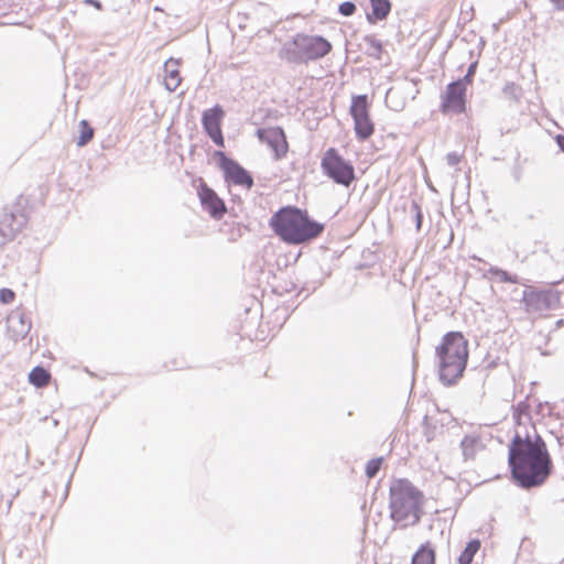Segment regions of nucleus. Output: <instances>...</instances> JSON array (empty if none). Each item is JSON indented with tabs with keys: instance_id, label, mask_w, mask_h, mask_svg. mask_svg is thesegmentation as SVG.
<instances>
[{
	"instance_id": "19",
	"label": "nucleus",
	"mask_w": 564,
	"mask_h": 564,
	"mask_svg": "<svg viewBox=\"0 0 564 564\" xmlns=\"http://www.w3.org/2000/svg\"><path fill=\"white\" fill-rule=\"evenodd\" d=\"M350 115L352 119L369 115V102L367 95H357L352 97L350 105Z\"/></svg>"
},
{
	"instance_id": "3",
	"label": "nucleus",
	"mask_w": 564,
	"mask_h": 564,
	"mask_svg": "<svg viewBox=\"0 0 564 564\" xmlns=\"http://www.w3.org/2000/svg\"><path fill=\"white\" fill-rule=\"evenodd\" d=\"M468 357V340L463 333H446L435 348L440 381L446 387L455 386L466 370Z\"/></svg>"
},
{
	"instance_id": "6",
	"label": "nucleus",
	"mask_w": 564,
	"mask_h": 564,
	"mask_svg": "<svg viewBox=\"0 0 564 564\" xmlns=\"http://www.w3.org/2000/svg\"><path fill=\"white\" fill-rule=\"evenodd\" d=\"M321 169L323 174L337 185L349 187L356 181L352 163L343 158L335 148L324 152Z\"/></svg>"
},
{
	"instance_id": "34",
	"label": "nucleus",
	"mask_w": 564,
	"mask_h": 564,
	"mask_svg": "<svg viewBox=\"0 0 564 564\" xmlns=\"http://www.w3.org/2000/svg\"><path fill=\"white\" fill-rule=\"evenodd\" d=\"M554 8L558 11H564V0H550Z\"/></svg>"
},
{
	"instance_id": "25",
	"label": "nucleus",
	"mask_w": 564,
	"mask_h": 564,
	"mask_svg": "<svg viewBox=\"0 0 564 564\" xmlns=\"http://www.w3.org/2000/svg\"><path fill=\"white\" fill-rule=\"evenodd\" d=\"M492 275H497L501 282L505 283H519V278L516 274H511L508 271L498 267H490L488 270Z\"/></svg>"
},
{
	"instance_id": "27",
	"label": "nucleus",
	"mask_w": 564,
	"mask_h": 564,
	"mask_svg": "<svg viewBox=\"0 0 564 564\" xmlns=\"http://www.w3.org/2000/svg\"><path fill=\"white\" fill-rule=\"evenodd\" d=\"M478 62L475 61L469 64L466 74L464 77L458 78L456 82H460V85L467 89V86L470 85L474 80L476 70H477Z\"/></svg>"
},
{
	"instance_id": "23",
	"label": "nucleus",
	"mask_w": 564,
	"mask_h": 564,
	"mask_svg": "<svg viewBox=\"0 0 564 564\" xmlns=\"http://www.w3.org/2000/svg\"><path fill=\"white\" fill-rule=\"evenodd\" d=\"M364 41L367 45L366 53L369 56L379 59L381 57L383 50L382 43L379 40H377L373 35H366L364 37Z\"/></svg>"
},
{
	"instance_id": "11",
	"label": "nucleus",
	"mask_w": 564,
	"mask_h": 564,
	"mask_svg": "<svg viewBox=\"0 0 564 564\" xmlns=\"http://www.w3.org/2000/svg\"><path fill=\"white\" fill-rule=\"evenodd\" d=\"M258 139L267 143L274 153V160L284 158L289 150V143L284 130L276 126L272 128H260L256 132Z\"/></svg>"
},
{
	"instance_id": "8",
	"label": "nucleus",
	"mask_w": 564,
	"mask_h": 564,
	"mask_svg": "<svg viewBox=\"0 0 564 564\" xmlns=\"http://www.w3.org/2000/svg\"><path fill=\"white\" fill-rule=\"evenodd\" d=\"M521 301L528 313H543L556 306L558 296L552 290L528 288L523 291Z\"/></svg>"
},
{
	"instance_id": "26",
	"label": "nucleus",
	"mask_w": 564,
	"mask_h": 564,
	"mask_svg": "<svg viewBox=\"0 0 564 564\" xmlns=\"http://www.w3.org/2000/svg\"><path fill=\"white\" fill-rule=\"evenodd\" d=\"M382 462H383L382 457H377V458L370 459L366 465V470H365L366 476L368 478H375L378 475V473L382 466Z\"/></svg>"
},
{
	"instance_id": "7",
	"label": "nucleus",
	"mask_w": 564,
	"mask_h": 564,
	"mask_svg": "<svg viewBox=\"0 0 564 564\" xmlns=\"http://www.w3.org/2000/svg\"><path fill=\"white\" fill-rule=\"evenodd\" d=\"M215 156L219 159V167L224 173V178L228 184L243 186L250 189L254 182L251 173L234 159L227 156L223 151H216Z\"/></svg>"
},
{
	"instance_id": "29",
	"label": "nucleus",
	"mask_w": 564,
	"mask_h": 564,
	"mask_svg": "<svg viewBox=\"0 0 564 564\" xmlns=\"http://www.w3.org/2000/svg\"><path fill=\"white\" fill-rule=\"evenodd\" d=\"M411 212L414 214V221L416 231L421 230L423 224V212L421 206L416 202H412Z\"/></svg>"
},
{
	"instance_id": "35",
	"label": "nucleus",
	"mask_w": 564,
	"mask_h": 564,
	"mask_svg": "<svg viewBox=\"0 0 564 564\" xmlns=\"http://www.w3.org/2000/svg\"><path fill=\"white\" fill-rule=\"evenodd\" d=\"M86 3L94 6L96 9L101 10L102 4L99 0H85Z\"/></svg>"
},
{
	"instance_id": "4",
	"label": "nucleus",
	"mask_w": 564,
	"mask_h": 564,
	"mask_svg": "<svg viewBox=\"0 0 564 564\" xmlns=\"http://www.w3.org/2000/svg\"><path fill=\"white\" fill-rule=\"evenodd\" d=\"M424 495L409 479L400 478L390 486V518L402 528L415 525L423 514Z\"/></svg>"
},
{
	"instance_id": "33",
	"label": "nucleus",
	"mask_w": 564,
	"mask_h": 564,
	"mask_svg": "<svg viewBox=\"0 0 564 564\" xmlns=\"http://www.w3.org/2000/svg\"><path fill=\"white\" fill-rule=\"evenodd\" d=\"M460 155L456 152H449L446 155L447 164L451 166H455L460 162Z\"/></svg>"
},
{
	"instance_id": "1",
	"label": "nucleus",
	"mask_w": 564,
	"mask_h": 564,
	"mask_svg": "<svg viewBox=\"0 0 564 564\" xmlns=\"http://www.w3.org/2000/svg\"><path fill=\"white\" fill-rule=\"evenodd\" d=\"M508 465L511 478L522 489L542 486L553 470V462L542 436L534 438L516 433L508 445Z\"/></svg>"
},
{
	"instance_id": "18",
	"label": "nucleus",
	"mask_w": 564,
	"mask_h": 564,
	"mask_svg": "<svg viewBox=\"0 0 564 564\" xmlns=\"http://www.w3.org/2000/svg\"><path fill=\"white\" fill-rule=\"evenodd\" d=\"M435 551L432 545L426 542L422 544L412 556L411 564H435Z\"/></svg>"
},
{
	"instance_id": "20",
	"label": "nucleus",
	"mask_w": 564,
	"mask_h": 564,
	"mask_svg": "<svg viewBox=\"0 0 564 564\" xmlns=\"http://www.w3.org/2000/svg\"><path fill=\"white\" fill-rule=\"evenodd\" d=\"M478 445H479V440H477L476 437L470 436V435H466L460 441L459 446H460L462 454H463L465 462L473 460L475 458Z\"/></svg>"
},
{
	"instance_id": "32",
	"label": "nucleus",
	"mask_w": 564,
	"mask_h": 564,
	"mask_svg": "<svg viewBox=\"0 0 564 564\" xmlns=\"http://www.w3.org/2000/svg\"><path fill=\"white\" fill-rule=\"evenodd\" d=\"M14 297H15V293L11 289H8V288L0 289V303L9 304V303L13 302Z\"/></svg>"
},
{
	"instance_id": "21",
	"label": "nucleus",
	"mask_w": 564,
	"mask_h": 564,
	"mask_svg": "<svg viewBox=\"0 0 564 564\" xmlns=\"http://www.w3.org/2000/svg\"><path fill=\"white\" fill-rule=\"evenodd\" d=\"M50 378V372L42 366L34 367L29 373L30 383L36 388H43L47 386Z\"/></svg>"
},
{
	"instance_id": "30",
	"label": "nucleus",
	"mask_w": 564,
	"mask_h": 564,
	"mask_svg": "<svg viewBox=\"0 0 564 564\" xmlns=\"http://www.w3.org/2000/svg\"><path fill=\"white\" fill-rule=\"evenodd\" d=\"M529 408L530 405L525 401H521L514 406L513 417L519 424L522 415L529 417Z\"/></svg>"
},
{
	"instance_id": "12",
	"label": "nucleus",
	"mask_w": 564,
	"mask_h": 564,
	"mask_svg": "<svg viewBox=\"0 0 564 564\" xmlns=\"http://www.w3.org/2000/svg\"><path fill=\"white\" fill-rule=\"evenodd\" d=\"M197 194L204 210H206L212 218L220 219L227 213L224 199L207 184H200Z\"/></svg>"
},
{
	"instance_id": "36",
	"label": "nucleus",
	"mask_w": 564,
	"mask_h": 564,
	"mask_svg": "<svg viewBox=\"0 0 564 564\" xmlns=\"http://www.w3.org/2000/svg\"><path fill=\"white\" fill-rule=\"evenodd\" d=\"M556 143H557L558 148L561 149V151L564 152V135H557Z\"/></svg>"
},
{
	"instance_id": "9",
	"label": "nucleus",
	"mask_w": 564,
	"mask_h": 564,
	"mask_svg": "<svg viewBox=\"0 0 564 564\" xmlns=\"http://www.w3.org/2000/svg\"><path fill=\"white\" fill-rule=\"evenodd\" d=\"M466 91L460 82H451L441 95L440 110L443 115H460L466 111Z\"/></svg>"
},
{
	"instance_id": "2",
	"label": "nucleus",
	"mask_w": 564,
	"mask_h": 564,
	"mask_svg": "<svg viewBox=\"0 0 564 564\" xmlns=\"http://www.w3.org/2000/svg\"><path fill=\"white\" fill-rule=\"evenodd\" d=\"M269 227L283 242L294 246L316 239L325 229L323 223L296 206L281 207L269 219Z\"/></svg>"
},
{
	"instance_id": "13",
	"label": "nucleus",
	"mask_w": 564,
	"mask_h": 564,
	"mask_svg": "<svg viewBox=\"0 0 564 564\" xmlns=\"http://www.w3.org/2000/svg\"><path fill=\"white\" fill-rule=\"evenodd\" d=\"M7 325L10 336L14 341L25 338L32 327L30 317L21 308H17L8 315Z\"/></svg>"
},
{
	"instance_id": "28",
	"label": "nucleus",
	"mask_w": 564,
	"mask_h": 564,
	"mask_svg": "<svg viewBox=\"0 0 564 564\" xmlns=\"http://www.w3.org/2000/svg\"><path fill=\"white\" fill-rule=\"evenodd\" d=\"M503 94L512 99H519L521 95V88L514 83H507L502 89Z\"/></svg>"
},
{
	"instance_id": "22",
	"label": "nucleus",
	"mask_w": 564,
	"mask_h": 564,
	"mask_svg": "<svg viewBox=\"0 0 564 564\" xmlns=\"http://www.w3.org/2000/svg\"><path fill=\"white\" fill-rule=\"evenodd\" d=\"M480 549V541L478 539H471L458 556L459 564H471L474 556Z\"/></svg>"
},
{
	"instance_id": "24",
	"label": "nucleus",
	"mask_w": 564,
	"mask_h": 564,
	"mask_svg": "<svg viewBox=\"0 0 564 564\" xmlns=\"http://www.w3.org/2000/svg\"><path fill=\"white\" fill-rule=\"evenodd\" d=\"M94 129L90 127L87 120H82L79 122V137L77 140L78 147H85L94 138Z\"/></svg>"
},
{
	"instance_id": "31",
	"label": "nucleus",
	"mask_w": 564,
	"mask_h": 564,
	"mask_svg": "<svg viewBox=\"0 0 564 564\" xmlns=\"http://www.w3.org/2000/svg\"><path fill=\"white\" fill-rule=\"evenodd\" d=\"M357 10L356 4L352 1H344L338 7V12L343 17H351Z\"/></svg>"
},
{
	"instance_id": "15",
	"label": "nucleus",
	"mask_w": 564,
	"mask_h": 564,
	"mask_svg": "<svg viewBox=\"0 0 564 564\" xmlns=\"http://www.w3.org/2000/svg\"><path fill=\"white\" fill-rule=\"evenodd\" d=\"M178 64V59L172 57L164 63V86L171 93L175 91L182 82Z\"/></svg>"
},
{
	"instance_id": "5",
	"label": "nucleus",
	"mask_w": 564,
	"mask_h": 564,
	"mask_svg": "<svg viewBox=\"0 0 564 564\" xmlns=\"http://www.w3.org/2000/svg\"><path fill=\"white\" fill-rule=\"evenodd\" d=\"M332 43L323 35L295 34L280 51V56L289 63L308 64L328 55Z\"/></svg>"
},
{
	"instance_id": "16",
	"label": "nucleus",
	"mask_w": 564,
	"mask_h": 564,
	"mask_svg": "<svg viewBox=\"0 0 564 564\" xmlns=\"http://www.w3.org/2000/svg\"><path fill=\"white\" fill-rule=\"evenodd\" d=\"M371 12L367 13L369 23L375 24L384 20L391 11L390 0H370Z\"/></svg>"
},
{
	"instance_id": "10",
	"label": "nucleus",
	"mask_w": 564,
	"mask_h": 564,
	"mask_svg": "<svg viewBox=\"0 0 564 564\" xmlns=\"http://www.w3.org/2000/svg\"><path fill=\"white\" fill-rule=\"evenodd\" d=\"M225 115L224 108L218 104L204 110L202 115V126L205 133L220 148L225 147V139L221 131Z\"/></svg>"
},
{
	"instance_id": "17",
	"label": "nucleus",
	"mask_w": 564,
	"mask_h": 564,
	"mask_svg": "<svg viewBox=\"0 0 564 564\" xmlns=\"http://www.w3.org/2000/svg\"><path fill=\"white\" fill-rule=\"evenodd\" d=\"M352 120L356 138L359 141H366L373 134L375 124L370 119V115L365 117H358Z\"/></svg>"
},
{
	"instance_id": "37",
	"label": "nucleus",
	"mask_w": 564,
	"mask_h": 564,
	"mask_svg": "<svg viewBox=\"0 0 564 564\" xmlns=\"http://www.w3.org/2000/svg\"><path fill=\"white\" fill-rule=\"evenodd\" d=\"M525 218L529 219V220H533V219H535V216H534V214L531 213V214H528L525 216Z\"/></svg>"
},
{
	"instance_id": "38",
	"label": "nucleus",
	"mask_w": 564,
	"mask_h": 564,
	"mask_svg": "<svg viewBox=\"0 0 564 564\" xmlns=\"http://www.w3.org/2000/svg\"><path fill=\"white\" fill-rule=\"evenodd\" d=\"M514 178H516V181H520V172H517V173L514 174Z\"/></svg>"
},
{
	"instance_id": "14",
	"label": "nucleus",
	"mask_w": 564,
	"mask_h": 564,
	"mask_svg": "<svg viewBox=\"0 0 564 564\" xmlns=\"http://www.w3.org/2000/svg\"><path fill=\"white\" fill-rule=\"evenodd\" d=\"M26 224V217L22 213L3 214L0 220V247L14 238Z\"/></svg>"
}]
</instances>
